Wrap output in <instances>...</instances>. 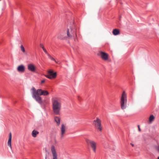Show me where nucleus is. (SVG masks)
<instances>
[{
	"instance_id": "27",
	"label": "nucleus",
	"mask_w": 159,
	"mask_h": 159,
	"mask_svg": "<svg viewBox=\"0 0 159 159\" xmlns=\"http://www.w3.org/2000/svg\"><path fill=\"white\" fill-rule=\"evenodd\" d=\"M78 100H79V101H80V99H81V98H80V96H78Z\"/></svg>"
},
{
	"instance_id": "24",
	"label": "nucleus",
	"mask_w": 159,
	"mask_h": 159,
	"mask_svg": "<svg viewBox=\"0 0 159 159\" xmlns=\"http://www.w3.org/2000/svg\"><path fill=\"white\" fill-rule=\"evenodd\" d=\"M41 65L42 67L43 68H45V65L43 63H41Z\"/></svg>"
},
{
	"instance_id": "29",
	"label": "nucleus",
	"mask_w": 159,
	"mask_h": 159,
	"mask_svg": "<svg viewBox=\"0 0 159 159\" xmlns=\"http://www.w3.org/2000/svg\"><path fill=\"white\" fill-rule=\"evenodd\" d=\"M157 149H158V151L159 152V146H158L157 147Z\"/></svg>"
},
{
	"instance_id": "19",
	"label": "nucleus",
	"mask_w": 159,
	"mask_h": 159,
	"mask_svg": "<svg viewBox=\"0 0 159 159\" xmlns=\"http://www.w3.org/2000/svg\"><path fill=\"white\" fill-rule=\"evenodd\" d=\"M40 105H42V106L43 107H44V106L46 103V101L44 100L43 102V100L41 98H40Z\"/></svg>"
},
{
	"instance_id": "5",
	"label": "nucleus",
	"mask_w": 159,
	"mask_h": 159,
	"mask_svg": "<svg viewBox=\"0 0 159 159\" xmlns=\"http://www.w3.org/2000/svg\"><path fill=\"white\" fill-rule=\"evenodd\" d=\"M93 124L97 129L100 131H102V127L101 124V121L98 118H96V120H93Z\"/></svg>"
},
{
	"instance_id": "20",
	"label": "nucleus",
	"mask_w": 159,
	"mask_h": 159,
	"mask_svg": "<svg viewBox=\"0 0 159 159\" xmlns=\"http://www.w3.org/2000/svg\"><path fill=\"white\" fill-rule=\"evenodd\" d=\"M40 48H42L43 49V51H44V52L46 54H47L48 55V54H49L47 52V51L46 50V49L43 46V45L42 44H40Z\"/></svg>"
},
{
	"instance_id": "14",
	"label": "nucleus",
	"mask_w": 159,
	"mask_h": 159,
	"mask_svg": "<svg viewBox=\"0 0 159 159\" xmlns=\"http://www.w3.org/2000/svg\"><path fill=\"white\" fill-rule=\"evenodd\" d=\"M49 93L46 90H43L40 89V96L43 95L44 96L48 95Z\"/></svg>"
},
{
	"instance_id": "12",
	"label": "nucleus",
	"mask_w": 159,
	"mask_h": 159,
	"mask_svg": "<svg viewBox=\"0 0 159 159\" xmlns=\"http://www.w3.org/2000/svg\"><path fill=\"white\" fill-rule=\"evenodd\" d=\"M54 120L57 123V125L59 126L60 124V118L57 116H55L54 117Z\"/></svg>"
},
{
	"instance_id": "22",
	"label": "nucleus",
	"mask_w": 159,
	"mask_h": 159,
	"mask_svg": "<svg viewBox=\"0 0 159 159\" xmlns=\"http://www.w3.org/2000/svg\"><path fill=\"white\" fill-rule=\"evenodd\" d=\"M20 47L21 50L22 51V52H23L25 53V52H26L25 51V49L24 47H23V45H21Z\"/></svg>"
},
{
	"instance_id": "26",
	"label": "nucleus",
	"mask_w": 159,
	"mask_h": 159,
	"mask_svg": "<svg viewBox=\"0 0 159 159\" xmlns=\"http://www.w3.org/2000/svg\"><path fill=\"white\" fill-rule=\"evenodd\" d=\"M45 82V80H42L41 81V84H43V83H44Z\"/></svg>"
},
{
	"instance_id": "13",
	"label": "nucleus",
	"mask_w": 159,
	"mask_h": 159,
	"mask_svg": "<svg viewBox=\"0 0 159 159\" xmlns=\"http://www.w3.org/2000/svg\"><path fill=\"white\" fill-rule=\"evenodd\" d=\"M11 133H10L9 134V139L7 142V145L10 147L11 149H12V147L11 145Z\"/></svg>"
},
{
	"instance_id": "15",
	"label": "nucleus",
	"mask_w": 159,
	"mask_h": 159,
	"mask_svg": "<svg viewBox=\"0 0 159 159\" xmlns=\"http://www.w3.org/2000/svg\"><path fill=\"white\" fill-rule=\"evenodd\" d=\"M28 68L29 70L32 71H34L35 70V68L34 66L31 64H30L28 65Z\"/></svg>"
},
{
	"instance_id": "1",
	"label": "nucleus",
	"mask_w": 159,
	"mask_h": 159,
	"mask_svg": "<svg viewBox=\"0 0 159 159\" xmlns=\"http://www.w3.org/2000/svg\"><path fill=\"white\" fill-rule=\"evenodd\" d=\"M52 108L53 113L55 115H59L61 107V104L60 99L57 98L52 99Z\"/></svg>"
},
{
	"instance_id": "17",
	"label": "nucleus",
	"mask_w": 159,
	"mask_h": 159,
	"mask_svg": "<svg viewBox=\"0 0 159 159\" xmlns=\"http://www.w3.org/2000/svg\"><path fill=\"white\" fill-rule=\"evenodd\" d=\"M39 132L35 130H34L32 131V136L33 137L35 138L36 137L37 135L39 134Z\"/></svg>"
},
{
	"instance_id": "31",
	"label": "nucleus",
	"mask_w": 159,
	"mask_h": 159,
	"mask_svg": "<svg viewBox=\"0 0 159 159\" xmlns=\"http://www.w3.org/2000/svg\"><path fill=\"white\" fill-rule=\"evenodd\" d=\"M1 0H0V1H1Z\"/></svg>"
},
{
	"instance_id": "10",
	"label": "nucleus",
	"mask_w": 159,
	"mask_h": 159,
	"mask_svg": "<svg viewBox=\"0 0 159 159\" xmlns=\"http://www.w3.org/2000/svg\"><path fill=\"white\" fill-rule=\"evenodd\" d=\"M66 126L64 124H62L61 126V138L62 139L63 138L64 135L66 131Z\"/></svg>"
},
{
	"instance_id": "23",
	"label": "nucleus",
	"mask_w": 159,
	"mask_h": 159,
	"mask_svg": "<svg viewBox=\"0 0 159 159\" xmlns=\"http://www.w3.org/2000/svg\"><path fill=\"white\" fill-rule=\"evenodd\" d=\"M48 56L49 58L51 59V60L54 61L55 62L57 63V62L55 60V59L53 58L52 57H51V56L50 54H48Z\"/></svg>"
},
{
	"instance_id": "2",
	"label": "nucleus",
	"mask_w": 159,
	"mask_h": 159,
	"mask_svg": "<svg viewBox=\"0 0 159 159\" xmlns=\"http://www.w3.org/2000/svg\"><path fill=\"white\" fill-rule=\"evenodd\" d=\"M67 38L71 39L73 38L75 41L77 39L76 34V29L75 28H70L68 29L67 31Z\"/></svg>"
},
{
	"instance_id": "11",
	"label": "nucleus",
	"mask_w": 159,
	"mask_h": 159,
	"mask_svg": "<svg viewBox=\"0 0 159 159\" xmlns=\"http://www.w3.org/2000/svg\"><path fill=\"white\" fill-rule=\"evenodd\" d=\"M17 71L20 72H23L25 70V67L23 65H21L18 66L17 68Z\"/></svg>"
},
{
	"instance_id": "9",
	"label": "nucleus",
	"mask_w": 159,
	"mask_h": 159,
	"mask_svg": "<svg viewBox=\"0 0 159 159\" xmlns=\"http://www.w3.org/2000/svg\"><path fill=\"white\" fill-rule=\"evenodd\" d=\"M100 54L101 58L103 60L106 61L108 59V54L107 53L102 51H100Z\"/></svg>"
},
{
	"instance_id": "21",
	"label": "nucleus",
	"mask_w": 159,
	"mask_h": 159,
	"mask_svg": "<svg viewBox=\"0 0 159 159\" xmlns=\"http://www.w3.org/2000/svg\"><path fill=\"white\" fill-rule=\"evenodd\" d=\"M154 117L153 115H151L149 118V121L150 122H151L154 119Z\"/></svg>"
},
{
	"instance_id": "4",
	"label": "nucleus",
	"mask_w": 159,
	"mask_h": 159,
	"mask_svg": "<svg viewBox=\"0 0 159 159\" xmlns=\"http://www.w3.org/2000/svg\"><path fill=\"white\" fill-rule=\"evenodd\" d=\"M120 104L121 108L122 109H124L127 107V95L125 91H123L122 94L120 98Z\"/></svg>"
},
{
	"instance_id": "3",
	"label": "nucleus",
	"mask_w": 159,
	"mask_h": 159,
	"mask_svg": "<svg viewBox=\"0 0 159 159\" xmlns=\"http://www.w3.org/2000/svg\"><path fill=\"white\" fill-rule=\"evenodd\" d=\"M31 91L33 98L40 103V89L36 90L34 87H33Z\"/></svg>"
},
{
	"instance_id": "8",
	"label": "nucleus",
	"mask_w": 159,
	"mask_h": 159,
	"mask_svg": "<svg viewBox=\"0 0 159 159\" xmlns=\"http://www.w3.org/2000/svg\"><path fill=\"white\" fill-rule=\"evenodd\" d=\"M51 151L52 154L53 159H57V154L55 147L53 145L51 146Z\"/></svg>"
},
{
	"instance_id": "30",
	"label": "nucleus",
	"mask_w": 159,
	"mask_h": 159,
	"mask_svg": "<svg viewBox=\"0 0 159 159\" xmlns=\"http://www.w3.org/2000/svg\"><path fill=\"white\" fill-rule=\"evenodd\" d=\"M158 159H159V156L158 157Z\"/></svg>"
},
{
	"instance_id": "16",
	"label": "nucleus",
	"mask_w": 159,
	"mask_h": 159,
	"mask_svg": "<svg viewBox=\"0 0 159 159\" xmlns=\"http://www.w3.org/2000/svg\"><path fill=\"white\" fill-rule=\"evenodd\" d=\"M57 38L61 40H65L67 38V37L64 36L62 34H60L58 35L57 36Z\"/></svg>"
},
{
	"instance_id": "18",
	"label": "nucleus",
	"mask_w": 159,
	"mask_h": 159,
	"mask_svg": "<svg viewBox=\"0 0 159 159\" xmlns=\"http://www.w3.org/2000/svg\"><path fill=\"white\" fill-rule=\"evenodd\" d=\"M112 33L114 35H117L120 34V30L117 29H115L113 30Z\"/></svg>"
},
{
	"instance_id": "28",
	"label": "nucleus",
	"mask_w": 159,
	"mask_h": 159,
	"mask_svg": "<svg viewBox=\"0 0 159 159\" xmlns=\"http://www.w3.org/2000/svg\"><path fill=\"white\" fill-rule=\"evenodd\" d=\"M130 144L132 146L134 147V145L132 143H130Z\"/></svg>"
},
{
	"instance_id": "7",
	"label": "nucleus",
	"mask_w": 159,
	"mask_h": 159,
	"mask_svg": "<svg viewBox=\"0 0 159 159\" xmlns=\"http://www.w3.org/2000/svg\"><path fill=\"white\" fill-rule=\"evenodd\" d=\"M86 142L88 144H90V146L93 149V151L94 152H96V143L93 141H91L90 140L88 139H86Z\"/></svg>"
},
{
	"instance_id": "25",
	"label": "nucleus",
	"mask_w": 159,
	"mask_h": 159,
	"mask_svg": "<svg viewBox=\"0 0 159 159\" xmlns=\"http://www.w3.org/2000/svg\"><path fill=\"white\" fill-rule=\"evenodd\" d=\"M138 130H139V131H141V129L140 128L139 125H138Z\"/></svg>"
},
{
	"instance_id": "6",
	"label": "nucleus",
	"mask_w": 159,
	"mask_h": 159,
	"mask_svg": "<svg viewBox=\"0 0 159 159\" xmlns=\"http://www.w3.org/2000/svg\"><path fill=\"white\" fill-rule=\"evenodd\" d=\"M48 75L45 76L48 78L52 80L55 79L57 76L56 72H54L52 70H49L48 71Z\"/></svg>"
}]
</instances>
